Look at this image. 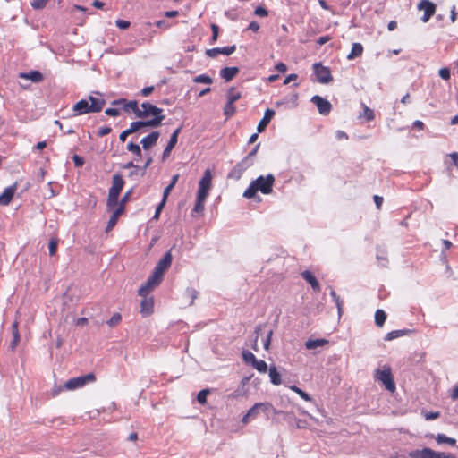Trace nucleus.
<instances>
[{
  "instance_id": "1",
  "label": "nucleus",
  "mask_w": 458,
  "mask_h": 458,
  "mask_svg": "<svg viewBox=\"0 0 458 458\" xmlns=\"http://www.w3.org/2000/svg\"><path fill=\"white\" fill-rule=\"evenodd\" d=\"M275 177L273 174L267 176H259L252 181L250 186L245 190L243 197L251 199L256 196L257 191H261L263 194H269L273 191Z\"/></svg>"
},
{
  "instance_id": "2",
  "label": "nucleus",
  "mask_w": 458,
  "mask_h": 458,
  "mask_svg": "<svg viewBox=\"0 0 458 458\" xmlns=\"http://www.w3.org/2000/svg\"><path fill=\"white\" fill-rule=\"evenodd\" d=\"M78 293L79 290L77 287L73 285L69 286L62 297V308L60 310H55V311L66 315L76 312L72 310V307L78 300Z\"/></svg>"
},
{
  "instance_id": "3",
  "label": "nucleus",
  "mask_w": 458,
  "mask_h": 458,
  "mask_svg": "<svg viewBox=\"0 0 458 458\" xmlns=\"http://www.w3.org/2000/svg\"><path fill=\"white\" fill-rule=\"evenodd\" d=\"M270 411L277 413V410H276L270 403H256L242 417V422L248 424L250 420L256 419L260 412L268 414Z\"/></svg>"
},
{
  "instance_id": "4",
  "label": "nucleus",
  "mask_w": 458,
  "mask_h": 458,
  "mask_svg": "<svg viewBox=\"0 0 458 458\" xmlns=\"http://www.w3.org/2000/svg\"><path fill=\"white\" fill-rule=\"evenodd\" d=\"M165 271H163L158 267H155L153 274L148 277L147 282L139 289V295L144 296L148 294L156 286H157L163 280Z\"/></svg>"
},
{
  "instance_id": "5",
  "label": "nucleus",
  "mask_w": 458,
  "mask_h": 458,
  "mask_svg": "<svg viewBox=\"0 0 458 458\" xmlns=\"http://www.w3.org/2000/svg\"><path fill=\"white\" fill-rule=\"evenodd\" d=\"M165 271H163L158 267H155L153 274L148 277L147 282L139 289V295L144 296L148 294L156 286H157L163 280Z\"/></svg>"
},
{
  "instance_id": "6",
  "label": "nucleus",
  "mask_w": 458,
  "mask_h": 458,
  "mask_svg": "<svg viewBox=\"0 0 458 458\" xmlns=\"http://www.w3.org/2000/svg\"><path fill=\"white\" fill-rule=\"evenodd\" d=\"M408 455L410 458H456L453 454L437 452L428 447L412 450Z\"/></svg>"
},
{
  "instance_id": "7",
  "label": "nucleus",
  "mask_w": 458,
  "mask_h": 458,
  "mask_svg": "<svg viewBox=\"0 0 458 458\" xmlns=\"http://www.w3.org/2000/svg\"><path fill=\"white\" fill-rule=\"evenodd\" d=\"M375 379L381 382L386 390L394 392L395 384L393 379L392 370L388 365H384L375 372Z\"/></svg>"
},
{
  "instance_id": "8",
  "label": "nucleus",
  "mask_w": 458,
  "mask_h": 458,
  "mask_svg": "<svg viewBox=\"0 0 458 458\" xmlns=\"http://www.w3.org/2000/svg\"><path fill=\"white\" fill-rule=\"evenodd\" d=\"M132 194V189L129 190L122 198L120 202L117 204L118 207L113 212L112 216L109 218L107 223L106 232L111 231L117 223L119 216L124 212L125 204L129 201L131 196Z\"/></svg>"
},
{
  "instance_id": "9",
  "label": "nucleus",
  "mask_w": 458,
  "mask_h": 458,
  "mask_svg": "<svg viewBox=\"0 0 458 458\" xmlns=\"http://www.w3.org/2000/svg\"><path fill=\"white\" fill-rule=\"evenodd\" d=\"M96 380L95 375L93 373H89L84 376L77 377L67 380L64 384V388L67 391H73L79 388L83 387L89 383H92Z\"/></svg>"
},
{
  "instance_id": "10",
  "label": "nucleus",
  "mask_w": 458,
  "mask_h": 458,
  "mask_svg": "<svg viewBox=\"0 0 458 458\" xmlns=\"http://www.w3.org/2000/svg\"><path fill=\"white\" fill-rule=\"evenodd\" d=\"M313 71L317 76L318 82L327 84L333 81L330 69L322 65L321 63H315L313 64Z\"/></svg>"
},
{
  "instance_id": "11",
  "label": "nucleus",
  "mask_w": 458,
  "mask_h": 458,
  "mask_svg": "<svg viewBox=\"0 0 458 458\" xmlns=\"http://www.w3.org/2000/svg\"><path fill=\"white\" fill-rule=\"evenodd\" d=\"M211 186H212V174L209 169H207L204 172V174L199 182V190H198L197 194L208 197L209 194Z\"/></svg>"
},
{
  "instance_id": "12",
  "label": "nucleus",
  "mask_w": 458,
  "mask_h": 458,
  "mask_svg": "<svg viewBox=\"0 0 458 458\" xmlns=\"http://www.w3.org/2000/svg\"><path fill=\"white\" fill-rule=\"evenodd\" d=\"M314 105H316L318 110V113L322 115H327L330 112H331V109H332V105L331 103L327 100L326 98L318 96V95H315L311 98V100H310Z\"/></svg>"
},
{
  "instance_id": "13",
  "label": "nucleus",
  "mask_w": 458,
  "mask_h": 458,
  "mask_svg": "<svg viewBox=\"0 0 458 458\" xmlns=\"http://www.w3.org/2000/svg\"><path fill=\"white\" fill-rule=\"evenodd\" d=\"M418 9L424 11L421 21L423 22H427L434 15L436 12V5L429 0H421L418 4Z\"/></svg>"
},
{
  "instance_id": "14",
  "label": "nucleus",
  "mask_w": 458,
  "mask_h": 458,
  "mask_svg": "<svg viewBox=\"0 0 458 458\" xmlns=\"http://www.w3.org/2000/svg\"><path fill=\"white\" fill-rule=\"evenodd\" d=\"M328 340L324 338L318 339H308L304 345L307 350L313 351L314 353L320 352V349L328 345Z\"/></svg>"
},
{
  "instance_id": "15",
  "label": "nucleus",
  "mask_w": 458,
  "mask_h": 458,
  "mask_svg": "<svg viewBox=\"0 0 458 458\" xmlns=\"http://www.w3.org/2000/svg\"><path fill=\"white\" fill-rule=\"evenodd\" d=\"M182 127L177 128L171 135L168 144L166 145L163 155L162 160L165 161L171 154L172 149L174 148L178 141V135L181 131Z\"/></svg>"
},
{
  "instance_id": "16",
  "label": "nucleus",
  "mask_w": 458,
  "mask_h": 458,
  "mask_svg": "<svg viewBox=\"0 0 458 458\" xmlns=\"http://www.w3.org/2000/svg\"><path fill=\"white\" fill-rule=\"evenodd\" d=\"M16 191V183L4 189V192L0 195V206H7L12 201L13 195Z\"/></svg>"
},
{
  "instance_id": "17",
  "label": "nucleus",
  "mask_w": 458,
  "mask_h": 458,
  "mask_svg": "<svg viewBox=\"0 0 458 458\" xmlns=\"http://www.w3.org/2000/svg\"><path fill=\"white\" fill-rule=\"evenodd\" d=\"M159 136V131H152L148 136L144 137L140 142L142 144L143 149H149L151 147L156 145Z\"/></svg>"
},
{
  "instance_id": "18",
  "label": "nucleus",
  "mask_w": 458,
  "mask_h": 458,
  "mask_svg": "<svg viewBox=\"0 0 458 458\" xmlns=\"http://www.w3.org/2000/svg\"><path fill=\"white\" fill-rule=\"evenodd\" d=\"M301 275L302 278L310 284L314 292H320V284L317 278L315 277V276L310 271L305 270Z\"/></svg>"
},
{
  "instance_id": "19",
  "label": "nucleus",
  "mask_w": 458,
  "mask_h": 458,
  "mask_svg": "<svg viewBox=\"0 0 458 458\" xmlns=\"http://www.w3.org/2000/svg\"><path fill=\"white\" fill-rule=\"evenodd\" d=\"M73 111L75 115H81L89 113H92L89 107L88 99H81L73 106Z\"/></svg>"
},
{
  "instance_id": "20",
  "label": "nucleus",
  "mask_w": 458,
  "mask_h": 458,
  "mask_svg": "<svg viewBox=\"0 0 458 458\" xmlns=\"http://www.w3.org/2000/svg\"><path fill=\"white\" fill-rule=\"evenodd\" d=\"M123 185L124 180L123 176L119 174H116L113 176V184L109 189V192L120 195Z\"/></svg>"
},
{
  "instance_id": "21",
  "label": "nucleus",
  "mask_w": 458,
  "mask_h": 458,
  "mask_svg": "<svg viewBox=\"0 0 458 458\" xmlns=\"http://www.w3.org/2000/svg\"><path fill=\"white\" fill-rule=\"evenodd\" d=\"M248 167H250V166L242 160L240 163H238L236 165H234V167L231 170V172L228 174V177L235 179V180H239L242 177L243 172Z\"/></svg>"
},
{
  "instance_id": "22",
  "label": "nucleus",
  "mask_w": 458,
  "mask_h": 458,
  "mask_svg": "<svg viewBox=\"0 0 458 458\" xmlns=\"http://www.w3.org/2000/svg\"><path fill=\"white\" fill-rule=\"evenodd\" d=\"M274 115H275L274 110L267 109L265 111L264 117L260 120V122L259 123V124L257 126L258 132H262L266 129V127L270 123V121L272 120Z\"/></svg>"
},
{
  "instance_id": "23",
  "label": "nucleus",
  "mask_w": 458,
  "mask_h": 458,
  "mask_svg": "<svg viewBox=\"0 0 458 458\" xmlns=\"http://www.w3.org/2000/svg\"><path fill=\"white\" fill-rule=\"evenodd\" d=\"M256 334H257V338L259 335H262L263 334H266L265 338L263 339V345H264V349L267 351L269 349L273 330L271 328L267 330L266 327H264L263 328L262 327H258L256 329Z\"/></svg>"
},
{
  "instance_id": "24",
  "label": "nucleus",
  "mask_w": 458,
  "mask_h": 458,
  "mask_svg": "<svg viewBox=\"0 0 458 458\" xmlns=\"http://www.w3.org/2000/svg\"><path fill=\"white\" fill-rule=\"evenodd\" d=\"M239 72L238 67H225L220 71V76L226 81H231Z\"/></svg>"
},
{
  "instance_id": "25",
  "label": "nucleus",
  "mask_w": 458,
  "mask_h": 458,
  "mask_svg": "<svg viewBox=\"0 0 458 458\" xmlns=\"http://www.w3.org/2000/svg\"><path fill=\"white\" fill-rule=\"evenodd\" d=\"M19 77L25 80H30L33 82H40L43 81V74L38 71H31L30 72H21Z\"/></svg>"
},
{
  "instance_id": "26",
  "label": "nucleus",
  "mask_w": 458,
  "mask_h": 458,
  "mask_svg": "<svg viewBox=\"0 0 458 458\" xmlns=\"http://www.w3.org/2000/svg\"><path fill=\"white\" fill-rule=\"evenodd\" d=\"M88 100L92 113L101 111L106 104V101L104 99L97 98L92 96H89Z\"/></svg>"
},
{
  "instance_id": "27",
  "label": "nucleus",
  "mask_w": 458,
  "mask_h": 458,
  "mask_svg": "<svg viewBox=\"0 0 458 458\" xmlns=\"http://www.w3.org/2000/svg\"><path fill=\"white\" fill-rule=\"evenodd\" d=\"M142 110L140 109L139 114H137L138 118H147L154 112L156 106L149 103L144 102L141 104Z\"/></svg>"
},
{
  "instance_id": "28",
  "label": "nucleus",
  "mask_w": 458,
  "mask_h": 458,
  "mask_svg": "<svg viewBox=\"0 0 458 458\" xmlns=\"http://www.w3.org/2000/svg\"><path fill=\"white\" fill-rule=\"evenodd\" d=\"M156 123H157L156 121H136V122H132L131 123L129 130L132 134L134 132H137L138 131H140L142 128L150 127V125H153Z\"/></svg>"
},
{
  "instance_id": "29",
  "label": "nucleus",
  "mask_w": 458,
  "mask_h": 458,
  "mask_svg": "<svg viewBox=\"0 0 458 458\" xmlns=\"http://www.w3.org/2000/svg\"><path fill=\"white\" fill-rule=\"evenodd\" d=\"M173 260V257L171 254V251H168L165 254V256L157 262L156 265L159 268H161L163 271H167L168 268L171 267Z\"/></svg>"
},
{
  "instance_id": "30",
  "label": "nucleus",
  "mask_w": 458,
  "mask_h": 458,
  "mask_svg": "<svg viewBox=\"0 0 458 458\" xmlns=\"http://www.w3.org/2000/svg\"><path fill=\"white\" fill-rule=\"evenodd\" d=\"M147 295L142 296L143 299L140 302V308L142 313H152L154 307V301L152 298H147Z\"/></svg>"
},
{
  "instance_id": "31",
  "label": "nucleus",
  "mask_w": 458,
  "mask_h": 458,
  "mask_svg": "<svg viewBox=\"0 0 458 458\" xmlns=\"http://www.w3.org/2000/svg\"><path fill=\"white\" fill-rule=\"evenodd\" d=\"M19 322L15 320L12 325V335H13V341L10 344V348L12 350H14V348L18 345L20 342V335L18 330Z\"/></svg>"
},
{
  "instance_id": "32",
  "label": "nucleus",
  "mask_w": 458,
  "mask_h": 458,
  "mask_svg": "<svg viewBox=\"0 0 458 458\" xmlns=\"http://www.w3.org/2000/svg\"><path fill=\"white\" fill-rule=\"evenodd\" d=\"M163 109L156 106L154 109V112L151 114L154 117L150 119L149 121H156L157 123L150 125V128H157L161 125L163 120L165 119V115L162 114Z\"/></svg>"
},
{
  "instance_id": "33",
  "label": "nucleus",
  "mask_w": 458,
  "mask_h": 458,
  "mask_svg": "<svg viewBox=\"0 0 458 458\" xmlns=\"http://www.w3.org/2000/svg\"><path fill=\"white\" fill-rule=\"evenodd\" d=\"M434 438L438 445L447 444L451 446H454L456 444V439L449 437L444 434H437V436H434Z\"/></svg>"
},
{
  "instance_id": "34",
  "label": "nucleus",
  "mask_w": 458,
  "mask_h": 458,
  "mask_svg": "<svg viewBox=\"0 0 458 458\" xmlns=\"http://www.w3.org/2000/svg\"><path fill=\"white\" fill-rule=\"evenodd\" d=\"M363 47L360 43H353L351 53L347 55L348 60H352L362 55Z\"/></svg>"
},
{
  "instance_id": "35",
  "label": "nucleus",
  "mask_w": 458,
  "mask_h": 458,
  "mask_svg": "<svg viewBox=\"0 0 458 458\" xmlns=\"http://www.w3.org/2000/svg\"><path fill=\"white\" fill-rule=\"evenodd\" d=\"M269 377H270L271 383L276 385V386H278V385H280L282 383L281 375L277 371L276 367H270V369H269Z\"/></svg>"
},
{
  "instance_id": "36",
  "label": "nucleus",
  "mask_w": 458,
  "mask_h": 458,
  "mask_svg": "<svg viewBox=\"0 0 458 458\" xmlns=\"http://www.w3.org/2000/svg\"><path fill=\"white\" fill-rule=\"evenodd\" d=\"M207 198L208 197L197 194L196 202H195L194 208L192 209V212H195V213L202 212L204 210V203H205Z\"/></svg>"
},
{
  "instance_id": "37",
  "label": "nucleus",
  "mask_w": 458,
  "mask_h": 458,
  "mask_svg": "<svg viewBox=\"0 0 458 458\" xmlns=\"http://www.w3.org/2000/svg\"><path fill=\"white\" fill-rule=\"evenodd\" d=\"M178 179H179V174H174L172 177L170 183L165 188L164 192H163V198L165 199H167L170 192L172 191V190L174 189V187L177 183Z\"/></svg>"
},
{
  "instance_id": "38",
  "label": "nucleus",
  "mask_w": 458,
  "mask_h": 458,
  "mask_svg": "<svg viewBox=\"0 0 458 458\" xmlns=\"http://www.w3.org/2000/svg\"><path fill=\"white\" fill-rule=\"evenodd\" d=\"M409 332H411V330H408V329L394 330V331L389 332V333L386 335L385 340H386V341H391V340L395 339V338H397V337H400V336L405 335H406V334H408Z\"/></svg>"
},
{
  "instance_id": "39",
  "label": "nucleus",
  "mask_w": 458,
  "mask_h": 458,
  "mask_svg": "<svg viewBox=\"0 0 458 458\" xmlns=\"http://www.w3.org/2000/svg\"><path fill=\"white\" fill-rule=\"evenodd\" d=\"M260 144H257L254 148L242 159L244 163H246L249 166H251L254 164V157L257 155L258 149Z\"/></svg>"
},
{
  "instance_id": "40",
  "label": "nucleus",
  "mask_w": 458,
  "mask_h": 458,
  "mask_svg": "<svg viewBox=\"0 0 458 458\" xmlns=\"http://www.w3.org/2000/svg\"><path fill=\"white\" fill-rule=\"evenodd\" d=\"M247 389L243 386H238L237 389H235L233 393H231L230 394H228L227 398L228 399H237L241 396H246L247 395Z\"/></svg>"
},
{
  "instance_id": "41",
  "label": "nucleus",
  "mask_w": 458,
  "mask_h": 458,
  "mask_svg": "<svg viewBox=\"0 0 458 458\" xmlns=\"http://www.w3.org/2000/svg\"><path fill=\"white\" fill-rule=\"evenodd\" d=\"M123 109L126 112L131 109V110H132L133 114L137 116V114H139V111H140V108L138 106V101H136V100L127 101L125 103V105L123 106Z\"/></svg>"
},
{
  "instance_id": "42",
  "label": "nucleus",
  "mask_w": 458,
  "mask_h": 458,
  "mask_svg": "<svg viewBox=\"0 0 458 458\" xmlns=\"http://www.w3.org/2000/svg\"><path fill=\"white\" fill-rule=\"evenodd\" d=\"M227 98L228 102L234 104L237 100L241 98V93L236 92L235 89L232 87L227 91Z\"/></svg>"
},
{
  "instance_id": "43",
  "label": "nucleus",
  "mask_w": 458,
  "mask_h": 458,
  "mask_svg": "<svg viewBox=\"0 0 458 458\" xmlns=\"http://www.w3.org/2000/svg\"><path fill=\"white\" fill-rule=\"evenodd\" d=\"M119 195L108 192L106 206L108 209L114 208L118 204Z\"/></svg>"
},
{
  "instance_id": "44",
  "label": "nucleus",
  "mask_w": 458,
  "mask_h": 458,
  "mask_svg": "<svg viewBox=\"0 0 458 458\" xmlns=\"http://www.w3.org/2000/svg\"><path fill=\"white\" fill-rule=\"evenodd\" d=\"M127 150L130 152H132L134 155H136L139 158L142 157V152L138 144H135L133 142H130L127 145Z\"/></svg>"
},
{
  "instance_id": "45",
  "label": "nucleus",
  "mask_w": 458,
  "mask_h": 458,
  "mask_svg": "<svg viewBox=\"0 0 458 458\" xmlns=\"http://www.w3.org/2000/svg\"><path fill=\"white\" fill-rule=\"evenodd\" d=\"M253 368H255L259 372L265 373L267 369V363L262 360H256L252 364Z\"/></svg>"
},
{
  "instance_id": "46",
  "label": "nucleus",
  "mask_w": 458,
  "mask_h": 458,
  "mask_svg": "<svg viewBox=\"0 0 458 458\" xmlns=\"http://www.w3.org/2000/svg\"><path fill=\"white\" fill-rule=\"evenodd\" d=\"M290 389L293 390V392H295L297 394H299L300 397L302 398L303 400H305L307 402L311 401V397L307 393L302 391L301 388L297 387L296 386H291Z\"/></svg>"
},
{
  "instance_id": "47",
  "label": "nucleus",
  "mask_w": 458,
  "mask_h": 458,
  "mask_svg": "<svg viewBox=\"0 0 458 458\" xmlns=\"http://www.w3.org/2000/svg\"><path fill=\"white\" fill-rule=\"evenodd\" d=\"M236 112V108L233 106V103H230L227 101L226 105L224 107V114L227 117L233 116Z\"/></svg>"
},
{
  "instance_id": "48",
  "label": "nucleus",
  "mask_w": 458,
  "mask_h": 458,
  "mask_svg": "<svg viewBox=\"0 0 458 458\" xmlns=\"http://www.w3.org/2000/svg\"><path fill=\"white\" fill-rule=\"evenodd\" d=\"M193 81L196 82V83L211 84L213 82V80L208 75L201 74V75L196 76L193 79Z\"/></svg>"
},
{
  "instance_id": "49",
  "label": "nucleus",
  "mask_w": 458,
  "mask_h": 458,
  "mask_svg": "<svg viewBox=\"0 0 458 458\" xmlns=\"http://www.w3.org/2000/svg\"><path fill=\"white\" fill-rule=\"evenodd\" d=\"M210 391L208 389H203L199 392L197 395V400L199 403L205 404L207 403V396L209 394Z\"/></svg>"
},
{
  "instance_id": "50",
  "label": "nucleus",
  "mask_w": 458,
  "mask_h": 458,
  "mask_svg": "<svg viewBox=\"0 0 458 458\" xmlns=\"http://www.w3.org/2000/svg\"><path fill=\"white\" fill-rule=\"evenodd\" d=\"M242 358L243 360L248 364H253L254 361L257 360L255 355L251 353L250 352L245 351L242 352Z\"/></svg>"
},
{
  "instance_id": "51",
  "label": "nucleus",
  "mask_w": 458,
  "mask_h": 458,
  "mask_svg": "<svg viewBox=\"0 0 458 458\" xmlns=\"http://www.w3.org/2000/svg\"><path fill=\"white\" fill-rule=\"evenodd\" d=\"M58 241L56 239H51L49 242L48 249L50 256H54L56 253Z\"/></svg>"
},
{
  "instance_id": "52",
  "label": "nucleus",
  "mask_w": 458,
  "mask_h": 458,
  "mask_svg": "<svg viewBox=\"0 0 458 458\" xmlns=\"http://www.w3.org/2000/svg\"><path fill=\"white\" fill-rule=\"evenodd\" d=\"M47 2L48 0H34L31 3V6L36 10H40L46 6Z\"/></svg>"
},
{
  "instance_id": "53",
  "label": "nucleus",
  "mask_w": 458,
  "mask_h": 458,
  "mask_svg": "<svg viewBox=\"0 0 458 458\" xmlns=\"http://www.w3.org/2000/svg\"><path fill=\"white\" fill-rule=\"evenodd\" d=\"M276 414L282 415L284 417V419L288 422H292L293 420H295L294 415L293 412L277 411Z\"/></svg>"
},
{
  "instance_id": "54",
  "label": "nucleus",
  "mask_w": 458,
  "mask_h": 458,
  "mask_svg": "<svg viewBox=\"0 0 458 458\" xmlns=\"http://www.w3.org/2000/svg\"><path fill=\"white\" fill-rule=\"evenodd\" d=\"M165 202H166V199H165L164 198L162 199V201L157 205V208H156V211H155V215L153 216V219L155 220H157L158 217H159V215L161 213V211L163 210L165 205Z\"/></svg>"
},
{
  "instance_id": "55",
  "label": "nucleus",
  "mask_w": 458,
  "mask_h": 458,
  "mask_svg": "<svg viewBox=\"0 0 458 458\" xmlns=\"http://www.w3.org/2000/svg\"><path fill=\"white\" fill-rule=\"evenodd\" d=\"M219 54H221V48L220 47H215V48H212V49H208L206 51V55L208 57H211V58H216Z\"/></svg>"
},
{
  "instance_id": "56",
  "label": "nucleus",
  "mask_w": 458,
  "mask_h": 458,
  "mask_svg": "<svg viewBox=\"0 0 458 458\" xmlns=\"http://www.w3.org/2000/svg\"><path fill=\"white\" fill-rule=\"evenodd\" d=\"M211 30H212L211 41H212V43H214L217 40L218 33H219V27L216 24H212Z\"/></svg>"
},
{
  "instance_id": "57",
  "label": "nucleus",
  "mask_w": 458,
  "mask_h": 458,
  "mask_svg": "<svg viewBox=\"0 0 458 458\" xmlns=\"http://www.w3.org/2000/svg\"><path fill=\"white\" fill-rule=\"evenodd\" d=\"M255 15L260 16V17H266L268 15V13L266 8L262 6H258L254 11Z\"/></svg>"
},
{
  "instance_id": "58",
  "label": "nucleus",
  "mask_w": 458,
  "mask_h": 458,
  "mask_svg": "<svg viewBox=\"0 0 458 458\" xmlns=\"http://www.w3.org/2000/svg\"><path fill=\"white\" fill-rule=\"evenodd\" d=\"M220 48H221V54L229 55L235 51L236 47L233 45V46H230V47H220Z\"/></svg>"
},
{
  "instance_id": "59",
  "label": "nucleus",
  "mask_w": 458,
  "mask_h": 458,
  "mask_svg": "<svg viewBox=\"0 0 458 458\" xmlns=\"http://www.w3.org/2000/svg\"><path fill=\"white\" fill-rule=\"evenodd\" d=\"M364 115L368 121L374 119V112L370 108L364 106Z\"/></svg>"
},
{
  "instance_id": "60",
  "label": "nucleus",
  "mask_w": 458,
  "mask_h": 458,
  "mask_svg": "<svg viewBox=\"0 0 458 458\" xmlns=\"http://www.w3.org/2000/svg\"><path fill=\"white\" fill-rule=\"evenodd\" d=\"M130 22L128 21L124 20H117L116 21V26L120 28L121 30H126L130 27Z\"/></svg>"
},
{
  "instance_id": "61",
  "label": "nucleus",
  "mask_w": 458,
  "mask_h": 458,
  "mask_svg": "<svg viewBox=\"0 0 458 458\" xmlns=\"http://www.w3.org/2000/svg\"><path fill=\"white\" fill-rule=\"evenodd\" d=\"M121 321V317H111L110 319H108L106 321V324L113 327H115L116 325H118Z\"/></svg>"
},
{
  "instance_id": "62",
  "label": "nucleus",
  "mask_w": 458,
  "mask_h": 458,
  "mask_svg": "<svg viewBox=\"0 0 458 458\" xmlns=\"http://www.w3.org/2000/svg\"><path fill=\"white\" fill-rule=\"evenodd\" d=\"M72 160L76 167H81L84 164V159L78 155H74Z\"/></svg>"
},
{
  "instance_id": "63",
  "label": "nucleus",
  "mask_w": 458,
  "mask_h": 458,
  "mask_svg": "<svg viewBox=\"0 0 458 458\" xmlns=\"http://www.w3.org/2000/svg\"><path fill=\"white\" fill-rule=\"evenodd\" d=\"M439 76L444 80L450 79V71L448 68H441L439 70Z\"/></svg>"
},
{
  "instance_id": "64",
  "label": "nucleus",
  "mask_w": 458,
  "mask_h": 458,
  "mask_svg": "<svg viewBox=\"0 0 458 458\" xmlns=\"http://www.w3.org/2000/svg\"><path fill=\"white\" fill-rule=\"evenodd\" d=\"M105 114L109 116H118L120 114V110L117 108H107L105 111Z\"/></svg>"
}]
</instances>
